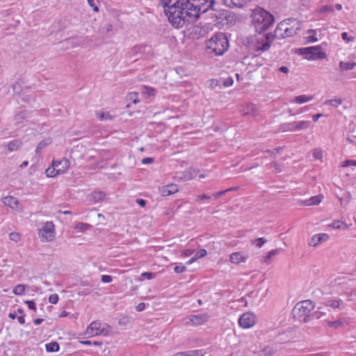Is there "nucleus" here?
I'll return each instance as SVG.
<instances>
[{"label": "nucleus", "mask_w": 356, "mask_h": 356, "mask_svg": "<svg viewBox=\"0 0 356 356\" xmlns=\"http://www.w3.org/2000/svg\"><path fill=\"white\" fill-rule=\"evenodd\" d=\"M163 8L170 24L175 28H181L197 21L201 6L191 0H175Z\"/></svg>", "instance_id": "1"}, {"label": "nucleus", "mask_w": 356, "mask_h": 356, "mask_svg": "<svg viewBox=\"0 0 356 356\" xmlns=\"http://www.w3.org/2000/svg\"><path fill=\"white\" fill-rule=\"evenodd\" d=\"M299 22L296 19H286L278 24L275 30L274 34L268 33L258 39V51H267L270 49V44L275 38L282 39L291 37L297 34L298 31L300 29Z\"/></svg>", "instance_id": "2"}, {"label": "nucleus", "mask_w": 356, "mask_h": 356, "mask_svg": "<svg viewBox=\"0 0 356 356\" xmlns=\"http://www.w3.org/2000/svg\"><path fill=\"white\" fill-rule=\"evenodd\" d=\"M228 48V39L222 33L216 34L207 43L208 54H213L215 56H222Z\"/></svg>", "instance_id": "3"}, {"label": "nucleus", "mask_w": 356, "mask_h": 356, "mask_svg": "<svg viewBox=\"0 0 356 356\" xmlns=\"http://www.w3.org/2000/svg\"><path fill=\"white\" fill-rule=\"evenodd\" d=\"M274 22L273 15L263 8H258L254 12L253 23L256 31L259 33L267 30Z\"/></svg>", "instance_id": "4"}, {"label": "nucleus", "mask_w": 356, "mask_h": 356, "mask_svg": "<svg viewBox=\"0 0 356 356\" xmlns=\"http://www.w3.org/2000/svg\"><path fill=\"white\" fill-rule=\"evenodd\" d=\"M314 307L315 305L312 300H305L294 306L292 314L294 318H298L303 323H307L311 319L309 314Z\"/></svg>", "instance_id": "5"}, {"label": "nucleus", "mask_w": 356, "mask_h": 356, "mask_svg": "<svg viewBox=\"0 0 356 356\" xmlns=\"http://www.w3.org/2000/svg\"><path fill=\"white\" fill-rule=\"evenodd\" d=\"M298 51L300 55H305V58L308 60H318L326 58V54L322 50L320 45L300 48Z\"/></svg>", "instance_id": "6"}, {"label": "nucleus", "mask_w": 356, "mask_h": 356, "mask_svg": "<svg viewBox=\"0 0 356 356\" xmlns=\"http://www.w3.org/2000/svg\"><path fill=\"white\" fill-rule=\"evenodd\" d=\"M104 325H103L99 321H93L87 327L85 334L87 335L88 337L97 336L101 334L106 335L108 333V329L105 328L104 327Z\"/></svg>", "instance_id": "7"}, {"label": "nucleus", "mask_w": 356, "mask_h": 356, "mask_svg": "<svg viewBox=\"0 0 356 356\" xmlns=\"http://www.w3.org/2000/svg\"><path fill=\"white\" fill-rule=\"evenodd\" d=\"M40 238L45 241H51L54 238V225L52 222H47L38 233Z\"/></svg>", "instance_id": "8"}, {"label": "nucleus", "mask_w": 356, "mask_h": 356, "mask_svg": "<svg viewBox=\"0 0 356 356\" xmlns=\"http://www.w3.org/2000/svg\"><path fill=\"white\" fill-rule=\"evenodd\" d=\"M209 321V316L207 314L191 315L185 318L186 325H200Z\"/></svg>", "instance_id": "9"}, {"label": "nucleus", "mask_w": 356, "mask_h": 356, "mask_svg": "<svg viewBox=\"0 0 356 356\" xmlns=\"http://www.w3.org/2000/svg\"><path fill=\"white\" fill-rule=\"evenodd\" d=\"M255 316L250 312H246L238 319L239 325L243 328H250L255 324Z\"/></svg>", "instance_id": "10"}, {"label": "nucleus", "mask_w": 356, "mask_h": 356, "mask_svg": "<svg viewBox=\"0 0 356 356\" xmlns=\"http://www.w3.org/2000/svg\"><path fill=\"white\" fill-rule=\"evenodd\" d=\"M152 47L147 44L136 45L131 49V54L135 57V60H138L140 56L148 55L152 52Z\"/></svg>", "instance_id": "11"}, {"label": "nucleus", "mask_w": 356, "mask_h": 356, "mask_svg": "<svg viewBox=\"0 0 356 356\" xmlns=\"http://www.w3.org/2000/svg\"><path fill=\"white\" fill-rule=\"evenodd\" d=\"M209 10H211L210 16L213 22H222L224 19H227L228 17L229 11L227 10H218L213 7Z\"/></svg>", "instance_id": "12"}, {"label": "nucleus", "mask_w": 356, "mask_h": 356, "mask_svg": "<svg viewBox=\"0 0 356 356\" xmlns=\"http://www.w3.org/2000/svg\"><path fill=\"white\" fill-rule=\"evenodd\" d=\"M282 343H273L266 346L261 350L264 356H272L282 350Z\"/></svg>", "instance_id": "13"}, {"label": "nucleus", "mask_w": 356, "mask_h": 356, "mask_svg": "<svg viewBox=\"0 0 356 356\" xmlns=\"http://www.w3.org/2000/svg\"><path fill=\"white\" fill-rule=\"evenodd\" d=\"M329 239L327 234H314L309 242V245L312 247H317L323 242H325Z\"/></svg>", "instance_id": "14"}, {"label": "nucleus", "mask_w": 356, "mask_h": 356, "mask_svg": "<svg viewBox=\"0 0 356 356\" xmlns=\"http://www.w3.org/2000/svg\"><path fill=\"white\" fill-rule=\"evenodd\" d=\"M160 193L162 196H168L172 195L179 191V187L177 185L174 184H168L162 186L160 189Z\"/></svg>", "instance_id": "15"}, {"label": "nucleus", "mask_w": 356, "mask_h": 356, "mask_svg": "<svg viewBox=\"0 0 356 356\" xmlns=\"http://www.w3.org/2000/svg\"><path fill=\"white\" fill-rule=\"evenodd\" d=\"M53 165L58 168L56 169L57 173L63 174L68 169L70 161L66 159H63L59 161H53Z\"/></svg>", "instance_id": "16"}, {"label": "nucleus", "mask_w": 356, "mask_h": 356, "mask_svg": "<svg viewBox=\"0 0 356 356\" xmlns=\"http://www.w3.org/2000/svg\"><path fill=\"white\" fill-rule=\"evenodd\" d=\"M244 115L256 117L259 115V111L256 105L248 104L243 109Z\"/></svg>", "instance_id": "17"}, {"label": "nucleus", "mask_w": 356, "mask_h": 356, "mask_svg": "<svg viewBox=\"0 0 356 356\" xmlns=\"http://www.w3.org/2000/svg\"><path fill=\"white\" fill-rule=\"evenodd\" d=\"M3 202L5 205L8 206L12 209H17L19 204L17 199L13 196H7L3 199Z\"/></svg>", "instance_id": "18"}, {"label": "nucleus", "mask_w": 356, "mask_h": 356, "mask_svg": "<svg viewBox=\"0 0 356 356\" xmlns=\"http://www.w3.org/2000/svg\"><path fill=\"white\" fill-rule=\"evenodd\" d=\"M247 257L243 256L241 252H236L230 254L229 260L232 263L238 264L241 262L245 261Z\"/></svg>", "instance_id": "19"}, {"label": "nucleus", "mask_w": 356, "mask_h": 356, "mask_svg": "<svg viewBox=\"0 0 356 356\" xmlns=\"http://www.w3.org/2000/svg\"><path fill=\"white\" fill-rule=\"evenodd\" d=\"M224 1L229 7L242 8L248 2V0H224Z\"/></svg>", "instance_id": "20"}, {"label": "nucleus", "mask_w": 356, "mask_h": 356, "mask_svg": "<svg viewBox=\"0 0 356 356\" xmlns=\"http://www.w3.org/2000/svg\"><path fill=\"white\" fill-rule=\"evenodd\" d=\"M322 195H316L305 201V204L307 206L317 205L320 204L323 200Z\"/></svg>", "instance_id": "21"}, {"label": "nucleus", "mask_w": 356, "mask_h": 356, "mask_svg": "<svg viewBox=\"0 0 356 356\" xmlns=\"http://www.w3.org/2000/svg\"><path fill=\"white\" fill-rule=\"evenodd\" d=\"M348 324V321L345 318H340L335 321H329L327 325L330 327L339 328V327H343Z\"/></svg>", "instance_id": "22"}, {"label": "nucleus", "mask_w": 356, "mask_h": 356, "mask_svg": "<svg viewBox=\"0 0 356 356\" xmlns=\"http://www.w3.org/2000/svg\"><path fill=\"white\" fill-rule=\"evenodd\" d=\"M343 304V301L341 299H328L325 302V305L327 307H331L334 309L339 308L340 305Z\"/></svg>", "instance_id": "23"}, {"label": "nucleus", "mask_w": 356, "mask_h": 356, "mask_svg": "<svg viewBox=\"0 0 356 356\" xmlns=\"http://www.w3.org/2000/svg\"><path fill=\"white\" fill-rule=\"evenodd\" d=\"M22 145L20 140H13L8 144V149L10 152L17 150Z\"/></svg>", "instance_id": "24"}, {"label": "nucleus", "mask_w": 356, "mask_h": 356, "mask_svg": "<svg viewBox=\"0 0 356 356\" xmlns=\"http://www.w3.org/2000/svg\"><path fill=\"white\" fill-rule=\"evenodd\" d=\"M312 99L313 97L312 96L299 95L295 97L291 102L297 104H303L312 100Z\"/></svg>", "instance_id": "25"}, {"label": "nucleus", "mask_w": 356, "mask_h": 356, "mask_svg": "<svg viewBox=\"0 0 356 356\" xmlns=\"http://www.w3.org/2000/svg\"><path fill=\"white\" fill-rule=\"evenodd\" d=\"M311 121L309 120L295 122L296 130L306 129L309 127Z\"/></svg>", "instance_id": "26"}, {"label": "nucleus", "mask_w": 356, "mask_h": 356, "mask_svg": "<svg viewBox=\"0 0 356 356\" xmlns=\"http://www.w3.org/2000/svg\"><path fill=\"white\" fill-rule=\"evenodd\" d=\"M105 195L106 194L104 192L95 191L91 194L90 197L94 202H97L104 199Z\"/></svg>", "instance_id": "27"}, {"label": "nucleus", "mask_w": 356, "mask_h": 356, "mask_svg": "<svg viewBox=\"0 0 356 356\" xmlns=\"http://www.w3.org/2000/svg\"><path fill=\"white\" fill-rule=\"evenodd\" d=\"M51 143V140L50 139H45L42 141H40L35 149V152L37 154H39L42 149L46 147L48 145H49Z\"/></svg>", "instance_id": "28"}, {"label": "nucleus", "mask_w": 356, "mask_h": 356, "mask_svg": "<svg viewBox=\"0 0 356 356\" xmlns=\"http://www.w3.org/2000/svg\"><path fill=\"white\" fill-rule=\"evenodd\" d=\"M46 350L49 353L57 352L59 350V345L57 342H51L46 344Z\"/></svg>", "instance_id": "29"}, {"label": "nucleus", "mask_w": 356, "mask_h": 356, "mask_svg": "<svg viewBox=\"0 0 356 356\" xmlns=\"http://www.w3.org/2000/svg\"><path fill=\"white\" fill-rule=\"evenodd\" d=\"M200 351L197 350H189L186 352H179L177 353L172 356H198Z\"/></svg>", "instance_id": "30"}, {"label": "nucleus", "mask_w": 356, "mask_h": 356, "mask_svg": "<svg viewBox=\"0 0 356 356\" xmlns=\"http://www.w3.org/2000/svg\"><path fill=\"white\" fill-rule=\"evenodd\" d=\"M141 92L147 97L154 96L155 95V89L148 86H143L141 89Z\"/></svg>", "instance_id": "31"}, {"label": "nucleus", "mask_w": 356, "mask_h": 356, "mask_svg": "<svg viewBox=\"0 0 356 356\" xmlns=\"http://www.w3.org/2000/svg\"><path fill=\"white\" fill-rule=\"evenodd\" d=\"M356 66L355 63H345L343 61H341L339 63V67L343 70H350L353 69V67Z\"/></svg>", "instance_id": "32"}, {"label": "nucleus", "mask_w": 356, "mask_h": 356, "mask_svg": "<svg viewBox=\"0 0 356 356\" xmlns=\"http://www.w3.org/2000/svg\"><path fill=\"white\" fill-rule=\"evenodd\" d=\"M26 287V286L24 284H18L17 286L14 287L13 292L15 295H22L24 293Z\"/></svg>", "instance_id": "33"}, {"label": "nucleus", "mask_w": 356, "mask_h": 356, "mask_svg": "<svg viewBox=\"0 0 356 356\" xmlns=\"http://www.w3.org/2000/svg\"><path fill=\"white\" fill-rule=\"evenodd\" d=\"M56 169L58 168L52 164V166L49 167L46 170L47 176L49 177H54L56 175H59L58 173L56 172Z\"/></svg>", "instance_id": "34"}, {"label": "nucleus", "mask_w": 356, "mask_h": 356, "mask_svg": "<svg viewBox=\"0 0 356 356\" xmlns=\"http://www.w3.org/2000/svg\"><path fill=\"white\" fill-rule=\"evenodd\" d=\"M282 129L283 131H296L295 122H292V123H288V124H283L282 127Z\"/></svg>", "instance_id": "35"}, {"label": "nucleus", "mask_w": 356, "mask_h": 356, "mask_svg": "<svg viewBox=\"0 0 356 356\" xmlns=\"http://www.w3.org/2000/svg\"><path fill=\"white\" fill-rule=\"evenodd\" d=\"M342 103V100L341 99H334L327 100L325 104L332 106L334 107L339 106Z\"/></svg>", "instance_id": "36"}, {"label": "nucleus", "mask_w": 356, "mask_h": 356, "mask_svg": "<svg viewBox=\"0 0 356 356\" xmlns=\"http://www.w3.org/2000/svg\"><path fill=\"white\" fill-rule=\"evenodd\" d=\"M334 11V8L331 5H325L321 7L319 12L321 13H332Z\"/></svg>", "instance_id": "37"}, {"label": "nucleus", "mask_w": 356, "mask_h": 356, "mask_svg": "<svg viewBox=\"0 0 356 356\" xmlns=\"http://www.w3.org/2000/svg\"><path fill=\"white\" fill-rule=\"evenodd\" d=\"M131 322V318L129 316H123L120 319H119L118 324L120 325H127Z\"/></svg>", "instance_id": "38"}, {"label": "nucleus", "mask_w": 356, "mask_h": 356, "mask_svg": "<svg viewBox=\"0 0 356 356\" xmlns=\"http://www.w3.org/2000/svg\"><path fill=\"white\" fill-rule=\"evenodd\" d=\"M9 238L14 242H18L21 238V236L17 232H11L9 234Z\"/></svg>", "instance_id": "39"}, {"label": "nucleus", "mask_w": 356, "mask_h": 356, "mask_svg": "<svg viewBox=\"0 0 356 356\" xmlns=\"http://www.w3.org/2000/svg\"><path fill=\"white\" fill-rule=\"evenodd\" d=\"M331 226L334 228H336V229H341V228H343V227L345 228H347L348 226L343 223V222H340L339 220H337V221H334L332 222V224L331 225Z\"/></svg>", "instance_id": "40"}, {"label": "nucleus", "mask_w": 356, "mask_h": 356, "mask_svg": "<svg viewBox=\"0 0 356 356\" xmlns=\"http://www.w3.org/2000/svg\"><path fill=\"white\" fill-rule=\"evenodd\" d=\"M194 177V175L191 171H185L182 174V177H180L181 179H185V180H189L193 179Z\"/></svg>", "instance_id": "41"}, {"label": "nucleus", "mask_w": 356, "mask_h": 356, "mask_svg": "<svg viewBox=\"0 0 356 356\" xmlns=\"http://www.w3.org/2000/svg\"><path fill=\"white\" fill-rule=\"evenodd\" d=\"M89 227H90V225L88 224L83 223V222H79L78 224L76 225L75 229H80L81 231H84V230L88 229L89 228Z\"/></svg>", "instance_id": "42"}, {"label": "nucleus", "mask_w": 356, "mask_h": 356, "mask_svg": "<svg viewBox=\"0 0 356 356\" xmlns=\"http://www.w3.org/2000/svg\"><path fill=\"white\" fill-rule=\"evenodd\" d=\"M266 240L264 238H258L254 240V243H255L256 246L258 248H261L262 245L266 243Z\"/></svg>", "instance_id": "43"}, {"label": "nucleus", "mask_w": 356, "mask_h": 356, "mask_svg": "<svg viewBox=\"0 0 356 356\" xmlns=\"http://www.w3.org/2000/svg\"><path fill=\"white\" fill-rule=\"evenodd\" d=\"M207 254V252L204 249L200 250L196 252L195 256L197 259H200L204 257Z\"/></svg>", "instance_id": "44"}, {"label": "nucleus", "mask_w": 356, "mask_h": 356, "mask_svg": "<svg viewBox=\"0 0 356 356\" xmlns=\"http://www.w3.org/2000/svg\"><path fill=\"white\" fill-rule=\"evenodd\" d=\"M99 119L100 120H111L112 116L108 112H103L99 115Z\"/></svg>", "instance_id": "45"}, {"label": "nucleus", "mask_w": 356, "mask_h": 356, "mask_svg": "<svg viewBox=\"0 0 356 356\" xmlns=\"http://www.w3.org/2000/svg\"><path fill=\"white\" fill-rule=\"evenodd\" d=\"M278 253V250H270L267 256L264 258V262H268L273 256L277 254Z\"/></svg>", "instance_id": "46"}, {"label": "nucleus", "mask_w": 356, "mask_h": 356, "mask_svg": "<svg viewBox=\"0 0 356 356\" xmlns=\"http://www.w3.org/2000/svg\"><path fill=\"white\" fill-rule=\"evenodd\" d=\"M141 276L147 280H152L156 277V273H150V272H145L141 274Z\"/></svg>", "instance_id": "47"}, {"label": "nucleus", "mask_w": 356, "mask_h": 356, "mask_svg": "<svg viewBox=\"0 0 356 356\" xmlns=\"http://www.w3.org/2000/svg\"><path fill=\"white\" fill-rule=\"evenodd\" d=\"M234 80L232 77H228L223 80L222 84L225 87H229L232 86Z\"/></svg>", "instance_id": "48"}, {"label": "nucleus", "mask_w": 356, "mask_h": 356, "mask_svg": "<svg viewBox=\"0 0 356 356\" xmlns=\"http://www.w3.org/2000/svg\"><path fill=\"white\" fill-rule=\"evenodd\" d=\"M49 301L51 304H56L58 301V296L56 293L50 295Z\"/></svg>", "instance_id": "49"}, {"label": "nucleus", "mask_w": 356, "mask_h": 356, "mask_svg": "<svg viewBox=\"0 0 356 356\" xmlns=\"http://www.w3.org/2000/svg\"><path fill=\"white\" fill-rule=\"evenodd\" d=\"M186 270V267L184 266H176L174 268V272L176 273H182L185 272Z\"/></svg>", "instance_id": "50"}, {"label": "nucleus", "mask_w": 356, "mask_h": 356, "mask_svg": "<svg viewBox=\"0 0 356 356\" xmlns=\"http://www.w3.org/2000/svg\"><path fill=\"white\" fill-rule=\"evenodd\" d=\"M88 5L92 8L95 12L99 11L98 6L95 4L94 0H87Z\"/></svg>", "instance_id": "51"}, {"label": "nucleus", "mask_w": 356, "mask_h": 356, "mask_svg": "<svg viewBox=\"0 0 356 356\" xmlns=\"http://www.w3.org/2000/svg\"><path fill=\"white\" fill-rule=\"evenodd\" d=\"M350 165L356 166V161H354V160H346L342 164V167H348V166H350Z\"/></svg>", "instance_id": "52"}, {"label": "nucleus", "mask_w": 356, "mask_h": 356, "mask_svg": "<svg viewBox=\"0 0 356 356\" xmlns=\"http://www.w3.org/2000/svg\"><path fill=\"white\" fill-rule=\"evenodd\" d=\"M313 156L316 159H321L323 157V152L321 150L315 149L313 152Z\"/></svg>", "instance_id": "53"}, {"label": "nucleus", "mask_w": 356, "mask_h": 356, "mask_svg": "<svg viewBox=\"0 0 356 356\" xmlns=\"http://www.w3.org/2000/svg\"><path fill=\"white\" fill-rule=\"evenodd\" d=\"M101 281L104 283H109L112 281V277L108 275H104L101 277Z\"/></svg>", "instance_id": "54"}, {"label": "nucleus", "mask_w": 356, "mask_h": 356, "mask_svg": "<svg viewBox=\"0 0 356 356\" xmlns=\"http://www.w3.org/2000/svg\"><path fill=\"white\" fill-rule=\"evenodd\" d=\"M341 38L343 40H346L347 42H352L355 40L354 37H348L346 32L342 33Z\"/></svg>", "instance_id": "55"}, {"label": "nucleus", "mask_w": 356, "mask_h": 356, "mask_svg": "<svg viewBox=\"0 0 356 356\" xmlns=\"http://www.w3.org/2000/svg\"><path fill=\"white\" fill-rule=\"evenodd\" d=\"M137 92H131L129 94L130 99L132 100L134 104L139 102V99H137Z\"/></svg>", "instance_id": "56"}, {"label": "nucleus", "mask_w": 356, "mask_h": 356, "mask_svg": "<svg viewBox=\"0 0 356 356\" xmlns=\"http://www.w3.org/2000/svg\"><path fill=\"white\" fill-rule=\"evenodd\" d=\"M26 303L30 309L36 310L35 303L33 300H27Z\"/></svg>", "instance_id": "57"}, {"label": "nucleus", "mask_w": 356, "mask_h": 356, "mask_svg": "<svg viewBox=\"0 0 356 356\" xmlns=\"http://www.w3.org/2000/svg\"><path fill=\"white\" fill-rule=\"evenodd\" d=\"M272 167L275 168L276 172H280L282 171L280 165L275 161L273 162Z\"/></svg>", "instance_id": "58"}, {"label": "nucleus", "mask_w": 356, "mask_h": 356, "mask_svg": "<svg viewBox=\"0 0 356 356\" xmlns=\"http://www.w3.org/2000/svg\"><path fill=\"white\" fill-rule=\"evenodd\" d=\"M154 161V159L151 157L144 158L142 160V163L144 165L152 163Z\"/></svg>", "instance_id": "59"}, {"label": "nucleus", "mask_w": 356, "mask_h": 356, "mask_svg": "<svg viewBox=\"0 0 356 356\" xmlns=\"http://www.w3.org/2000/svg\"><path fill=\"white\" fill-rule=\"evenodd\" d=\"M145 303H144V302H140L136 306V310L138 312H142L145 309Z\"/></svg>", "instance_id": "60"}, {"label": "nucleus", "mask_w": 356, "mask_h": 356, "mask_svg": "<svg viewBox=\"0 0 356 356\" xmlns=\"http://www.w3.org/2000/svg\"><path fill=\"white\" fill-rule=\"evenodd\" d=\"M226 193H227V191H226V190L220 191H219V192H218V193H214L213 195V197H215L216 198H218V197H219L220 196H221V195H222L226 194Z\"/></svg>", "instance_id": "61"}, {"label": "nucleus", "mask_w": 356, "mask_h": 356, "mask_svg": "<svg viewBox=\"0 0 356 356\" xmlns=\"http://www.w3.org/2000/svg\"><path fill=\"white\" fill-rule=\"evenodd\" d=\"M161 4L163 5V7H166L168 5H170L172 3V0H161Z\"/></svg>", "instance_id": "62"}, {"label": "nucleus", "mask_w": 356, "mask_h": 356, "mask_svg": "<svg viewBox=\"0 0 356 356\" xmlns=\"http://www.w3.org/2000/svg\"><path fill=\"white\" fill-rule=\"evenodd\" d=\"M136 202L142 207H145L146 204V201L143 199H137Z\"/></svg>", "instance_id": "63"}, {"label": "nucleus", "mask_w": 356, "mask_h": 356, "mask_svg": "<svg viewBox=\"0 0 356 356\" xmlns=\"http://www.w3.org/2000/svg\"><path fill=\"white\" fill-rule=\"evenodd\" d=\"M278 70L281 72H283V73H285V74H287L289 71V68L286 66H282L280 67Z\"/></svg>", "instance_id": "64"}]
</instances>
